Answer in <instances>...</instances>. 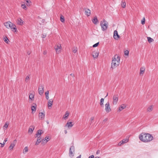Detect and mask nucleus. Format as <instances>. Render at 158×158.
Masks as SVG:
<instances>
[{
  "mask_svg": "<svg viewBox=\"0 0 158 158\" xmlns=\"http://www.w3.org/2000/svg\"><path fill=\"white\" fill-rule=\"evenodd\" d=\"M139 138L140 140L144 142H149L153 139V137L150 134L142 133L139 135Z\"/></svg>",
  "mask_w": 158,
  "mask_h": 158,
  "instance_id": "f257e3e1",
  "label": "nucleus"
},
{
  "mask_svg": "<svg viewBox=\"0 0 158 158\" xmlns=\"http://www.w3.org/2000/svg\"><path fill=\"white\" fill-rule=\"evenodd\" d=\"M120 57L117 55H115L112 58L111 68L115 69L120 64Z\"/></svg>",
  "mask_w": 158,
  "mask_h": 158,
  "instance_id": "f03ea898",
  "label": "nucleus"
},
{
  "mask_svg": "<svg viewBox=\"0 0 158 158\" xmlns=\"http://www.w3.org/2000/svg\"><path fill=\"white\" fill-rule=\"evenodd\" d=\"M5 26L7 28H10L11 29L15 30V31L16 32L17 31V28L15 25L10 22H7L4 23Z\"/></svg>",
  "mask_w": 158,
  "mask_h": 158,
  "instance_id": "7ed1b4c3",
  "label": "nucleus"
},
{
  "mask_svg": "<svg viewBox=\"0 0 158 158\" xmlns=\"http://www.w3.org/2000/svg\"><path fill=\"white\" fill-rule=\"evenodd\" d=\"M100 25L101 27L102 30L103 31H105L106 30L107 28L108 23L105 19H103L102 21H101Z\"/></svg>",
  "mask_w": 158,
  "mask_h": 158,
  "instance_id": "20e7f679",
  "label": "nucleus"
},
{
  "mask_svg": "<svg viewBox=\"0 0 158 158\" xmlns=\"http://www.w3.org/2000/svg\"><path fill=\"white\" fill-rule=\"evenodd\" d=\"M75 149L74 147L73 146H71L69 148V155L71 158L74 156V153Z\"/></svg>",
  "mask_w": 158,
  "mask_h": 158,
  "instance_id": "39448f33",
  "label": "nucleus"
},
{
  "mask_svg": "<svg viewBox=\"0 0 158 158\" xmlns=\"http://www.w3.org/2000/svg\"><path fill=\"white\" fill-rule=\"evenodd\" d=\"M61 48V47L60 44L55 45L54 46V49L56 50V54H59L60 52Z\"/></svg>",
  "mask_w": 158,
  "mask_h": 158,
  "instance_id": "423d86ee",
  "label": "nucleus"
},
{
  "mask_svg": "<svg viewBox=\"0 0 158 158\" xmlns=\"http://www.w3.org/2000/svg\"><path fill=\"white\" fill-rule=\"evenodd\" d=\"M112 103L114 105H116L118 101V94L114 95L113 97Z\"/></svg>",
  "mask_w": 158,
  "mask_h": 158,
  "instance_id": "0eeeda50",
  "label": "nucleus"
},
{
  "mask_svg": "<svg viewBox=\"0 0 158 158\" xmlns=\"http://www.w3.org/2000/svg\"><path fill=\"white\" fill-rule=\"evenodd\" d=\"M105 110L106 112L108 113L111 111V110L109 102H107L105 104Z\"/></svg>",
  "mask_w": 158,
  "mask_h": 158,
  "instance_id": "6e6552de",
  "label": "nucleus"
},
{
  "mask_svg": "<svg viewBox=\"0 0 158 158\" xmlns=\"http://www.w3.org/2000/svg\"><path fill=\"white\" fill-rule=\"evenodd\" d=\"M44 86L43 85H40L39 87L38 92L40 95H42L44 93Z\"/></svg>",
  "mask_w": 158,
  "mask_h": 158,
  "instance_id": "1a4fd4ad",
  "label": "nucleus"
},
{
  "mask_svg": "<svg viewBox=\"0 0 158 158\" xmlns=\"http://www.w3.org/2000/svg\"><path fill=\"white\" fill-rule=\"evenodd\" d=\"M50 139L49 136L46 137L45 138L42 140L41 144L43 145L45 144Z\"/></svg>",
  "mask_w": 158,
  "mask_h": 158,
  "instance_id": "9d476101",
  "label": "nucleus"
},
{
  "mask_svg": "<svg viewBox=\"0 0 158 158\" xmlns=\"http://www.w3.org/2000/svg\"><path fill=\"white\" fill-rule=\"evenodd\" d=\"M113 37L116 40H118L120 37V36L118 34V32L116 30H115L114 31Z\"/></svg>",
  "mask_w": 158,
  "mask_h": 158,
  "instance_id": "9b49d317",
  "label": "nucleus"
},
{
  "mask_svg": "<svg viewBox=\"0 0 158 158\" xmlns=\"http://www.w3.org/2000/svg\"><path fill=\"white\" fill-rule=\"evenodd\" d=\"M16 140L15 139L14 140L13 143H11L10 144V146L9 147V149L10 150H13V148L15 145V143L16 142Z\"/></svg>",
  "mask_w": 158,
  "mask_h": 158,
  "instance_id": "f8f14e48",
  "label": "nucleus"
},
{
  "mask_svg": "<svg viewBox=\"0 0 158 158\" xmlns=\"http://www.w3.org/2000/svg\"><path fill=\"white\" fill-rule=\"evenodd\" d=\"M16 23L17 24L21 26L23 24L24 22L21 18H19L16 20Z\"/></svg>",
  "mask_w": 158,
  "mask_h": 158,
  "instance_id": "ddd939ff",
  "label": "nucleus"
},
{
  "mask_svg": "<svg viewBox=\"0 0 158 158\" xmlns=\"http://www.w3.org/2000/svg\"><path fill=\"white\" fill-rule=\"evenodd\" d=\"M99 53L96 51H94L92 53V55L94 58H96L98 56Z\"/></svg>",
  "mask_w": 158,
  "mask_h": 158,
  "instance_id": "4468645a",
  "label": "nucleus"
},
{
  "mask_svg": "<svg viewBox=\"0 0 158 158\" xmlns=\"http://www.w3.org/2000/svg\"><path fill=\"white\" fill-rule=\"evenodd\" d=\"M129 139H123L119 143L118 145L121 146L122 144L127 143L128 142Z\"/></svg>",
  "mask_w": 158,
  "mask_h": 158,
  "instance_id": "2eb2a0df",
  "label": "nucleus"
},
{
  "mask_svg": "<svg viewBox=\"0 0 158 158\" xmlns=\"http://www.w3.org/2000/svg\"><path fill=\"white\" fill-rule=\"evenodd\" d=\"M85 14L87 16H89L91 14V10L89 9L85 8Z\"/></svg>",
  "mask_w": 158,
  "mask_h": 158,
  "instance_id": "dca6fc26",
  "label": "nucleus"
},
{
  "mask_svg": "<svg viewBox=\"0 0 158 158\" xmlns=\"http://www.w3.org/2000/svg\"><path fill=\"white\" fill-rule=\"evenodd\" d=\"M35 128V126H31L29 128L28 133L31 134Z\"/></svg>",
  "mask_w": 158,
  "mask_h": 158,
  "instance_id": "f3484780",
  "label": "nucleus"
},
{
  "mask_svg": "<svg viewBox=\"0 0 158 158\" xmlns=\"http://www.w3.org/2000/svg\"><path fill=\"white\" fill-rule=\"evenodd\" d=\"M73 124H72V122H69L68 121L65 125V127H67L69 128H70L73 126Z\"/></svg>",
  "mask_w": 158,
  "mask_h": 158,
  "instance_id": "a211bd4d",
  "label": "nucleus"
},
{
  "mask_svg": "<svg viewBox=\"0 0 158 158\" xmlns=\"http://www.w3.org/2000/svg\"><path fill=\"white\" fill-rule=\"evenodd\" d=\"M43 133L42 130H38L37 133L35 134V137H38L39 136L40 137L41 135Z\"/></svg>",
  "mask_w": 158,
  "mask_h": 158,
  "instance_id": "6ab92c4d",
  "label": "nucleus"
},
{
  "mask_svg": "<svg viewBox=\"0 0 158 158\" xmlns=\"http://www.w3.org/2000/svg\"><path fill=\"white\" fill-rule=\"evenodd\" d=\"M154 106L153 105H151L149 106L147 108V112H151Z\"/></svg>",
  "mask_w": 158,
  "mask_h": 158,
  "instance_id": "aec40b11",
  "label": "nucleus"
},
{
  "mask_svg": "<svg viewBox=\"0 0 158 158\" xmlns=\"http://www.w3.org/2000/svg\"><path fill=\"white\" fill-rule=\"evenodd\" d=\"M37 137V139L35 143V145H38L41 142H42V140L40 136Z\"/></svg>",
  "mask_w": 158,
  "mask_h": 158,
  "instance_id": "412c9836",
  "label": "nucleus"
},
{
  "mask_svg": "<svg viewBox=\"0 0 158 158\" xmlns=\"http://www.w3.org/2000/svg\"><path fill=\"white\" fill-rule=\"evenodd\" d=\"M48 106L49 109L50 107H51L53 104V100L52 99H50L48 101Z\"/></svg>",
  "mask_w": 158,
  "mask_h": 158,
  "instance_id": "4be33fe9",
  "label": "nucleus"
},
{
  "mask_svg": "<svg viewBox=\"0 0 158 158\" xmlns=\"http://www.w3.org/2000/svg\"><path fill=\"white\" fill-rule=\"evenodd\" d=\"M34 105L32 106H31V109L32 110V114L36 110V104H34Z\"/></svg>",
  "mask_w": 158,
  "mask_h": 158,
  "instance_id": "5701e85b",
  "label": "nucleus"
},
{
  "mask_svg": "<svg viewBox=\"0 0 158 158\" xmlns=\"http://www.w3.org/2000/svg\"><path fill=\"white\" fill-rule=\"evenodd\" d=\"M126 108V106H125L124 104L121 105L118 108V111L120 112L123 109H124Z\"/></svg>",
  "mask_w": 158,
  "mask_h": 158,
  "instance_id": "b1692460",
  "label": "nucleus"
},
{
  "mask_svg": "<svg viewBox=\"0 0 158 158\" xmlns=\"http://www.w3.org/2000/svg\"><path fill=\"white\" fill-rule=\"evenodd\" d=\"M39 116L40 118L41 119H44L45 117V114L42 112L40 113Z\"/></svg>",
  "mask_w": 158,
  "mask_h": 158,
  "instance_id": "393cba45",
  "label": "nucleus"
},
{
  "mask_svg": "<svg viewBox=\"0 0 158 158\" xmlns=\"http://www.w3.org/2000/svg\"><path fill=\"white\" fill-rule=\"evenodd\" d=\"M69 114V113L68 111H66L65 114L63 117V118L64 119H66L68 117Z\"/></svg>",
  "mask_w": 158,
  "mask_h": 158,
  "instance_id": "a878e982",
  "label": "nucleus"
},
{
  "mask_svg": "<svg viewBox=\"0 0 158 158\" xmlns=\"http://www.w3.org/2000/svg\"><path fill=\"white\" fill-rule=\"evenodd\" d=\"M34 94H29V99L31 101H33L34 100Z\"/></svg>",
  "mask_w": 158,
  "mask_h": 158,
  "instance_id": "bb28decb",
  "label": "nucleus"
},
{
  "mask_svg": "<svg viewBox=\"0 0 158 158\" xmlns=\"http://www.w3.org/2000/svg\"><path fill=\"white\" fill-rule=\"evenodd\" d=\"M9 125V123L7 122H6L5 124L3 126V129L4 130H6L8 127Z\"/></svg>",
  "mask_w": 158,
  "mask_h": 158,
  "instance_id": "cd10ccee",
  "label": "nucleus"
},
{
  "mask_svg": "<svg viewBox=\"0 0 158 158\" xmlns=\"http://www.w3.org/2000/svg\"><path fill=\"white\" fill-rule=\"evenodd\" d=\"M121 6L122 8H125L126 6V3L125 1H122L121 2Z\"/></svg>",
  "mask_w": 158,
  "mask_h": 158,
  "instance_id": "c85d7f7f",
  "label": "nucleus"
},
{
  "mask_svg": "<svg viewBox=\"0 0 158 158\" xmlns=\"http://www.w3.org/2000/svg\"><path fill=\"white\" fill-rule=\"evenodd\" d=\"M92 21L94 24H96L97 23L98 21L97 17H95L92 20Z\"/></svg>",
  "mask_w": 158,
  "mask_h": 158,
  "instance_id": "c756f323",
  "label": "nucleus"
},
{
  "mask_svg": "<svg viewBox=\"0 0 158 158\" xmlns=\"http://www.w3.org/2000/svg\"><path fill=\"white\" fill-rule=\"evenodd\" d=\"M145 68L144 67H142L140 68V74H143L144 73Z\"/></svg>",
  "mask_w": 158,
  "mask_h": 158,
  "instance_id": "7c9ffc66",
  "label": "nucleus"
},
{
  "mask_svg": "<svg viewBox=\"0 0 158 158\" xmlns=\"http://www.w3.org/2000/svg\"><path fill=\"white\" fill-rule=\"evenodd\" d=\"M28 151V148L27 147H26L24 148L23 151V153L24 154H25Z\"/></svg>",
  "mask_w": 158,
  "mask_h": 158,
  "instance_id": "2f4dec72",
  "label": "nucleus"
},
{
  "mask_svg": "<svg viewBox=\"0 0 158 158\" xmlns=\"http://www.w3.org/2000/svg\"><path fill=\"white\" fill-rule=\"evenodd\" d=\"M104 102V99L102 98L100 100V104L101 106H103V103Z\"/></svg>",
  "mask_w": 158,
  "mask_h": 158,
  "instance_id": "473e14b6",
  "label": "nucleus"
},
{
  "mask_svg": "<svg viewBox=\"0 0 158 158\" xmlns=\"http://www.w3.org/2000/svg\"><path fill=\"white\" fill-rule=\"evenodd\" d=\"M60 20L62 23H64L65 21L64 18L63 16L61 15L60 17Z\"/></svg>",
  "mask_w": 158,
  "mask_h": 158,
  "instance_id": "72a5a7b5",
  "label": "nucleus"
},
{
  "mask_svg": "<svg viewBox=\"0 0 158 158\" xmlns=\"http://www.w3.org/2000/svg\"><path fill=\"white\" fill-rule=\"evenodd\" d=\"M147 39L148 42L149 43L152 42L154 41L153 39L150 37H148Z\"/></svg>",
  "mask_w": 158,
  "mask_h": 158,
  "instance_id": "f704fd0d",
  "label": "nucleus"
},
{
  "mask_svg": "<svg viewBox=\"0 0 158 158\" xmlns=\"http://www.w3.org/2000/svg\"><path fill=\"white\" fill-rule=\"evenodd\" d=\"M21 7L22 8L25 10H26L27 9V7L24 4H21Z\"/></svg>",
  "mask_w": 158,
  "mask_h": 158,
  "instance_id": "c9c22d12",
  "label": "nucleus"
},
{
  "mask_svg": "<svg viewBox=\"0 0 158 158\" xmlns=\"http://www.w3.org/2000/svg\"><path fill=\"white\" fill-rule=\"evenodd\" d=\"M30 80V77L29 76H27L25 78V81L26 82H28Z\"/></svg>",
  "mask_w": 158,
  "mask_h": 158,
  "instance_id": "e433bc0d",
  "label": "nucleus"
},
{
  "mask_svg": "<svg viewBox=\"0 0 158 158\" xmlns=\"http://www.w3.org/2000/svg\"><path fill=\"white\" fill-rule=\"evenodd\" d=\"M4 41L6 43H8V41L9 40L6 36L3 39Z\"/></svg>",
  "mask_w": 158,
  "mask_h": 158,
  "instance_id": "4c0bfd02",
  "label": "nucleus"
},
{
  "mask_svg": "<svg viewBox=\"0 0 158 158\" xmlns=\"http://www.w3.org/2000/svg\"><path fill=\"white\" fill-rule=\"evenodd\" d=\"M77 51V47H74L73 49V51L74 53H76Z\"/></svg>",
  "mask_w": 158,
  "mask_h": 158,
  "instance_id": "58836bf2",
  "label": "nucleus"
},
{
  "mask_svg": "<svg viewBox=\"0 0 158 158\" xmlns=\"http://www.w3.org/2000/svg\"><path fill=\"white\" fill-rule=\"evenodd\" d=\"M141 23L143 25L145 24V18L144 17H143L142 20H141Z\"/></svg>",
  "mask_w": 158,
  "mask_h": 158,
  "instance_id": "ea45409f",
  "label": "nucleus"
},
{
  "mask_svg": "<svg viewBox=\"0 0 158 158\" xmlns=\"http://www.w3.org/2000/svg\"><path fill=\"white\" fill-rule=\"evenodd\" d=\"M129 54V52L128 50L125 51L124 52V54L126 56H128Z\"/></svg>",
  "mask_w": 158,
  "mask_h": 158,
  "instance_id": "a19ab883",
  "label": "nucleus"
},
{
  "mask_svg": "<svg viewBox=\"0 0 158 158\" xmlns=\"http://www.w3.org/2000/svg\"><path fill=\"white\" fill-rule=\"evenodd\" d=\"M26 2H27V5L28 6H30L29 3L31 2V1L30 0H26Z\"/></svg>",
  "mask_w": 158,
  "mask_h": 158,
  "instance_id": "79ce46f5",
  "label": "nucleus"
},
{
  "mask_svg": "<svg viewBox=\"0 0 158 158\" xmlns=\"http://www.w3.org/2000/svg\"><path fill=\"white\" fill-rule=\"evenodd\" d=\"M99 44V42H98V43L95 44H94L93 46V47L94 48L96 47H97L98 45Z\"/></svg>",
  "mask_w": 158,
  "mask_h": 158,
  "instance_id": "37998d69",
  "label": "nucleus"
},
{
  "mask_svg": "<svg viewBox=\"0 0 158 158\" xmlns=\"http://www.w3.org/2000/svg\"><path fill=\"white\" fill-rule=\"evenodd\" d=\"M94 119V117H92L90 118V121H91V123H92Z\"/></svg>",
  "mask_w": 158,
  "mask_h": 158,
  "instance_id": "c03bdc74",
  "label": "nucleus"
},
{
  "mask_svg": "<svg viewBox=\"0 0 158 158\" xmlns=\"http://www.w3.org/2000/svg\"><path fill=\"white\" fill-rule=\"evenodd\" d=\"M7 141V138H6L4 140L3 143H4L5 144L6 143V142Z\"/></svg>",
  "mask_w": 158,
  "mask_h": 158,
  "instance_id": "a18cd8bd",
  "label": "nucleus"
},
{
  "mask_svg": "<svg viewBox=\"0 0 158 158\" xmlns=\"http://www.w3.org/2000/svg\"><path fill=\"white\" fill-rule=\"evenodd\" d=\"M0 144H1V147L2 148L4 146V145L5 144L4 143H0Z\"/></svg>",
  "mask_w": 158,
  "mask_h": 158,
  "instance_id": "49530a36",
  "label": "nucleus"
},
{
  "mask_svg": "<svg viewBox=\"0 0 158 158\" xmlns=\"http://www.w3.org/2000/svg\"><path fill=\"white\" fill-rule=\"evenodd\" d=\"M45 94L46 96L48 95L49 91H46L45 93Z\"/></svg>",
  "mask_w": 158,
  "mask_h": 158,
  "instance_id": "de8ad7c7",
  "label": "nucleus"
},
{
  "mask_svg": "<svg viewBox=\"0 0 158 158\" xmlns=\"http://www.w3.org/2000/svg\"><path fill=\"white\" fill-rule=\"evenodd\" d=\"M46 36V34H43L42 35V37L43 38H45Z\"/></svg>",
  "mask_w": 158,
  "mask_h": 158,
  "instance_id": "09e8293b",
  "label": "nucleus"
},
{
  "mask_svg": "<svg viewBox=\"0 0 158 158\" xmlns=\"http://www.w3.org/2000/svg\"><path fill=\"white\" fill-rule=\"evenodd\" d=\"M94 155H92L90 156L88 158H94Z\"/></svg>",
  "mask_w": 158,
  "mask_h": 158,
  "instance_id": "8fccbe9b",
  "label": "nucleus"
},
{
  "mask_svg": "<svg viewBox=\"0 0 158 158\" xmlns=\"http://www.w3.org/2000/svg\"><path fill=\"white\" fill-rule=\"evenodd\" d=\"M47 53V52L46 51H44L43 52V54L44 55H46Z\"/></svg>",
  "mask_w": 158,
  "mask_h": 158,
  "instance_id": "3c124183",
  "label": "nucleus"
},
{
  "mask_svg": "<svg viewBox=\"0 0 158 158\" xmlns=\"http://www.w3.org/2000/svg\"><path fill=\"white\" fill-rule=\"evenodd\" d=\"M27 53L28 55H29L31 54V52L29 51H28L27 52Z\"/></svg>",
  "mask_w": 158,
  "mask_h": 158,
  "instance_id": "603ef678",
  "label": "nucleus"
},
{
  "mask_svg": "<svg viewBox=\"0 0 158 158\" xmlns=\"http://www.w3.org/2000/svg\"><path fill=\"white\" fill-rule=\"evenodd\" d=\"M46 98L47 100H48L49 99V96L48 95L46 96Z\"/></svg>",
  "mask_w": 158,
  "mask_h": 158,
  "instance_id": "864d4df0",
  "label": "nucleus"
},
{
  "mask_svg": "<svg viewBox=\"0 0 158 158\" xmlns=\"http://www.w3.org/2000/svg\"><path fill=\"white\" fill-rule=\"evenodd\" d=\"M107 120H108V119L107 118H105L103 120V121L104 122H106L107 121Z\"/></svg>",
  "mask_w": 158,
  "mask_h": 158,
  "instance_id": "5fc2aeb1",
  "label": "nucleus"
},
{
  "mask_svg": "<svg viewBox=\"0 0 158 158\" xmlns=\"http://www.w3.org/2000/svg\"><path fill=\"white\" fill-rule=\"evenodd\" d=\"M70 75L71 76L73 77H74V75L73 74L71 73L70 74Z\"/></svg>",
  "mask_w": 158,
  "mask_h": 158,
  "instance_id": "6e6d98bb",
  "label": "nucleus"
},
{
  "mask_svg": "<svg viewBox=\"0 0 158 158\" xmlns=\"http://www.w3.org/2000/svg\"><path fill=\"white\" fill-rule=\"evenodd\" d=\"M81 155H80L78 156H77L76 158H81Z\"/></svg>",
  "mask_w": 158,
  "mask_h": 158,
  "instance_id": "4d7b16f0",
  "label": "nucleus"
},
{
  "mask_svg": "<svg viewBox=\"0 0 158 158\" xmlns=\"http://www.w3.org/2000/svg\"><path fill=\"white\" fill-rule=\"evenodd\" d=\"M67 133V131L66 130H64V133L65 134H66Z\"/></svg>",
  "mask_w": 158,
  "mask_h": 158,
  "instance_id": "13d9d810",
  "label": "nucleus"
},
{
  "mask_svg": "<svg viewBox=\"0 0 158 158\" xmlns=\"http://www.w3.org/2000/svg\"><path fill=\"white\" fill-rule=\"evenodd\" d=\"M94 158H100L99 157L97 156V157H95V158L94 157Z\"/></svg>",
  "mask_w": 158,
  "mask_h": 158,
  "instance_id": "bf43d9fd",
  "label": "nucleus"
},
{
  "mask_svg": "<svg viewBox=\"0 0 158 158\" xmlns=\"http://www.w3.org/2000/svg\"><path fill=\"white\" fill-rule=\"evenodd\" d=\"M107 96H108V93L107 94V95L105 97H106Z\"/></svg>",
  "mask_w": 158,
  "mask_h": 158,
  "instance_id": "052dcab7",
  "label": "nucleus"
},
{
  "mask_svg": "<svg viewBox=\"0 0 158 158\" xmlns=\"http://www.w3.org/2000/svg\"><path fill=\"white\" fill-rule=\"evenodd\" d=\"M98 151L97 152V154L98 153Z\"/></svg>",
  "mask_w": 158,
  "mask_h": 158,
  "instance_id": "680f3d73",
  "label": "nucleus"
},
{
  "mask_svg": "<svg viewBox=\"0 0 158 158\" xmlns=\"http://www.w3.org/2000/svg\"><path fill=\"white\" fill-rule=\"evenodd\" d=\"M47 123L48 124L49 123V122H47Z\"/></svg>",
  "mask_w": 158,
  "mask_h": 158,
  "instance_id": "e2e57ef3",
  "label": "nucleus"
}]
</instances>
